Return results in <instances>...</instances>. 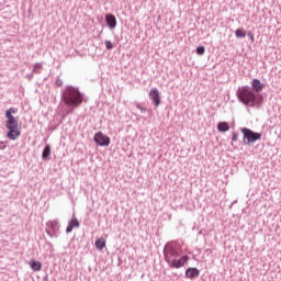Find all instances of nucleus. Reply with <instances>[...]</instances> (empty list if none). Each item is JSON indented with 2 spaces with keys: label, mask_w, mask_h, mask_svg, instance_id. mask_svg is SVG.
Returning a JSON list of instances; mask_svg holds the SVG:
<instances>
[{
  "label": "nucleus",
  "mask_w": 281,
  "mask_h": 281,
  "mask_svg": "<svg viewBox=\"0 0 281 281\" xmlns=\"http://www.w3.org/2000/svg\"><path fill=\"white\" fill-rule=\"evenodd\" d=\"M18 110L14 108H10L9 110L5 111V117H7V123L5 127L8 128L7 137L8 139L14 140L19 139L21 137V131L19 130V120L12 115V113H16Z\"/></svg>",
  "instance_id": "f257e3e1"
},
{
  "label": "nucleus",
  "mask_w": 281,
  "mask_h": 281,
  "mask_svg": "<svg viewBox=\"0 0 281 281\" xmlns=\"http://www.w3.org/2000/svg\"><path fill=\"white\" fill-rule=\"evenodd\" d=\"M237 98H239L243 104L246 106H256V104H262V95L254 93L247 87H243L237 91Z\"/></svg>",
  "instance_id": "f03ea898"
},
{
  "label": "nucleus",
  "mask_w": 281,
  "mask_h": 281,
  "mask_svg": "<svg viewBox=\"0 0 281 281\" xmlns=\"http://www.w3.org/2000/svg\"><path fill=\"white\" fill-rule=\"evenodd\" d=\"M63 100L67 106H80L82 104V94L80 90L70 86L64 90Z\"/></svg>",
  "instance_id": "7ed1b4c3"
},
{
  "label": "nucleus",
  "mask_w": 281,
  "mask_h": 281,
  "mask_svg": "<svg viewBox=\"0 0 281 281\" xmlns=\"http://www.w3.org/2000/svg\"><path fill=\"white\" fill-rule=\"evenodd\" d=\"M241 133L244 135V139H247V144L258 142V139L262 137V134L256 133L247 127L241 128Z\"/></svg>",
  "instance_id": "20e7f679"
},
{
  "label": "nucleus",
  "mask_w": 281,
  "mask_h": 281,
  "mask_svg": "<svg viewBox=\"0 0 281 281\" xmlns=\"http://www.w3.org/2000/svg\"><path fill=\"white\" fill-rule=\"evenodd\" d=\"M93 139L98 146H109L111 144V138L102 132L94 134Z\"/></svg>",
  "instance_id": "39448f33"
},
{
  "label": "nucleus",
  "mask_w": 281,
  "mask_h": 281,
  "mask_svg": "<svg viewBox=\"0 0 281 281\" xmlns=\"http://www.w3.org/2000/svg\"><path fill=\"white\" fill-rule=\"evenodd\" d=\"M176 258H179V252L172 246H167L165 248V260L170 265Z\"/></svg>",
  "instance_id": "423d86ee"
},
{
  "label": "nucleus",
  "mask_w": 281,
  "mask_h": 281,
  "mask_svg": "<svg viewBox=\"0 0 281 281\" xmlns=\"http://www.w3.org/2000/svg\"><path fill=\"white\" fill-rule=\"evenodd\" d=\"M190 260L188 255L182 256L180 259H173L172 262L169 263L171 269H181Z\"/></svg>",
  "instance_id": "0eeeda50"
},
{
  "label": "nucleus",
  "mask_w": 281,
  "mask_h": 281,
  "mask_svg": "<svg viewBox=\"0 0 281 281\" xmlns=\"http://www.w3.org/2000/svg\"><path fill=\"white\" fill-rule=\"evenodd\" d=\"M149 98L153 100L155 106H159V104H161V97L159 95V90L157 88H153L149 91Z\"/></svg>",
  "instance_id": "6e6552de"
},
{
  "label": "nucleus",
  "mask_w": 281,
  "mask_h": 281,
  "mask_svg": "<svg viewBox=\"0 0 281 281\" xmlns=\"http://www.w3.org/2000/svg\"><path fill=\"white\" fill-rule=\"evenodd\" d=\"M105 22L110 30H115V27H117V20L115 19V15L111 13L105 14Z\"/></svg>",
  "instance_id": "1a4fd4ad"
},
{
  "label": "nucleus",
  "mask_w": 281,
  "mask_h": 281,
  "mask_svg": "<svg viewBox=\"0 0 281 281\" xmlns=\"http://www.w3.org/2000/svg\"><path fill=\"white\" fill-rule=\"evenodd\" d=\"M78 227H80V222L78 221V218L72 217L66 228V232L67 234H71L74 229H78Z\"/></svg>",
  "instance_id": "9d476101"
},
{
  "label": "nucleus",
  "mask_w": 281,
  "mask_h": 281,
  "mask_svg": "<svg viewBox=\"0 0 281 281\" xmlns=\"http://www.w3.org/2000/svg\"><path fill=\"white\" fill-rule=\"evenodd\" d=\"M200 271L196 268H188L186 271V277L189 278V280H194V278H199Z\"/></svg>",
  "instance_id": "9b49d317"
},
{
  "label": "nucleus",
  "mask_w": 281,
  "mask_h": 281,
  "mask_svg": "<svg viewBox=\"0 0 281 281\" xmlns=\"http://www.w3.org/2000/svg\"><path fill=\"white\" fill-rule=\"evenodd\" d=\"M251 87L256 93H260L262 89H265V85L259 79H254L251 82Z\"/></svg>",
  "instance_id": "f8f14e48"
},
{
  "label": "nucleus",
  "mask_w": 281,
  "mask_h": 281,
  "mask_svg": "<svg viewBox=\"0 0 281 281\" xmlns=\"http://www.w3.org/2000/svg\"><path fill=\"white\" fill-rule=\"evenodd\" d=\"M29 265H30L32 271H41L43 269V263H41V261H36L34 259H32Z\"/></svg>",
  "instance_id": "ddd939ff"
},
{
  "label": "nucleus",
  "mask_w": 281,
  "mask_h": 281,
  "mask_svg": "<svg viewBox=\"0 0 281 281\" xmlns=\"http://www.w3.org/2000/svg\"><path fill=\"white\" fill-rule=\"evenodd\" d=\"M217 130L220 131V133H227V131H229V123H227V122H220L217 124Z\"/></svg>",
  "instance_id": "4468645a"
},
{
  "label": "nucleus",
  "mask_w": 281,
  "mask_h": 281,
  "mask_svg": "<svg viewBox=\"0 0 281 281\" xmlns=\"http://www.w3.org/2000/svg\"><path fill=\"white\" fill-rule=\"evenodd\" d=\"M97 249H100V251H102V249H104V247H106V240H104V238H99L95 240L94 243Z\"/></svg>",
  "instance_id": "2eb2a0df"
},
{
  "label": "nucleus",
  "mask_w": 281,
  "mask_h": 281,
  "mask_svg": "<svg viewBox=\"0 0 281 281\" xmlns=\"http://www.w3.org/2000/svg\"><path fill=\"white\" fill-rule=\"evenodd\" d=\"M49 155H52V146L46 145L42 154V159H49Z\"/></svg>",
  "instance_id": "dca6fc26"
},
{
  "label": "nucleus",
  "mask_w": 281,
  "mask_h": 281,
  "mask_svg": "<svg viewBox=\"0 0 281 281\" xmlns=\"http://www.w3.org/2000/svg\"><path fill=\"white\" fill-rule=\"evenodd\" d=\"M235 35L237 38H245V36H247V32H245L243 29H237L235 31Z\"/></svg>",
  "instance_id": "f3484780"
},
{
  "label": "nucleus",
  "mask_w": 281,
  "mask_h": 281,
  "mask_svg": "<svg viewBox=\"0 0 281 281\" xmlns=\"http://www.w3.org/2000/svg\"><path fill=\"white\" fill-rule=\"evenodd\" d=\"M196 54H199V56H203L205 54V46H199L196 48Z\"/></svg>",
  "instance_id": "a211bd4d"
},
{
  "label": "nucleus",
  "mask_w": 281,
  "mask_h": 281,
  "mask_svg": "<svg viewBox=\"0 0 281 281\" xmlns=\"http://www.w3.org/2000/svg\"><path fill=\"white\" fill-rule=\"evenodd\" d=\"M105 47H106V49H112L113 43H111V41H105Z\"/></svg>",
  "instance_id": "6ab92c4d"
},
{
  "label": "nucleus",
  "mask_w": 281,
  "mask_h": 281,
  "mask_svg": "<svg viewBox=\"0 0 281 281\" xmlns=\"http://www.w3.org/2000/svg\"><path fill=\"white\" fill-rule=\"evenodd\" d=\"M55 85H56V87H63V80L56 79Z\"/></svg>",
  "instance_id": "aec40b11"
},
{
  "label": "nucleus",
  "mask_w": 281,
  "mask_h": 281,
  "mask_svg": "<svg viewBox=\"0 0 281 281\" xmlns=\"http://www.w3.org/2000/svg\"><path fill=\"white\" fill-rule=\"evenodd\" d=\"M136 108L139 109L140 113H146V108H144L139 104H137Z\"/></svg>",
  "instance_id": "412c9836"
},
{
  "label": "nucleus",
  "mask_w": 281,
  "mask_h": 281,
  "mask_svg": "<svg viewBox=\"0 0 281 281\" xmlns=\"http://www.w3.org/2000/svg\"><path fill=\"white\" fill-rule=\"evenodd\" d=\"M248 36H249L251 43H254V41H255L254 33L248 32Z\"/></svg>",
  "instance_id": "4be33fe9"
},
{
  "label": "nucleus",
  "mask_w": 281,
  "mask_h": 281,
  "mask_svg": "<svg viewBox=\"0 0 281 281\" xmlns=\"http://www.w3.org/2000/svg\"><path fill=\"white\" fill-rule=\"evenodd\" d=\"M232 139L233 142H238V134L237 133L233 134Z\"/></svg>",
  "instance_id": "5701e85b"
},
{
  "label": "nucleus",
  "mask_w": 281,
  "mask_h": 281,
  "mask_svg": "<svg viewBox=\"0 0 281 281\" xmlns=\"http://www.w3.org/2000/svg\"><path fill=\"white\" fill-rule=\"evenodd\" d=\"M4 148H5V143L0 142V150H4Z\"/></svg>",
  "instance_id": "b1692460"
}]
</instances>
